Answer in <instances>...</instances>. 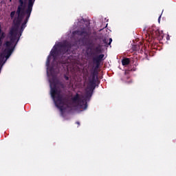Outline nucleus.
<instances>
[{
  "label": "nucleus",
  "instance_id": "1",
  "mask_svg": "<svg viewBox=\"0 0 176 176\" xmlns=\"http://www.w3.org/2000/svg\"><path fill=\"white\" fill-rule=\"evenodd\" d=\"M69 45H63L61 43H56L48 56L46 61L47 74L50 86V94L56 107L60 111L62 116L67 115L72 108L87 109L86 98L79 94L72 96L71 99L65 101L61 96L60 86L61 85L57 80V73L60 72V63L58 58L63 57V54H69Z\"/></svg>",
  "mask_w": 176,
  "mask_h": 176
},
{
  "label": "nucleus",
  "instance_id": "2",
  "mask_svg": "<svg viewBox=\"0 0 176 176\" xmlns=\"http://www.w3.org/2000/svg\"><path fill=\"white\" fill-rule=\"evenodd\" d=\"M35 0H19V6L16 12L13 11L10 14L11 19H14L13 25L10 31V41H7L4 45L5 50L2 54L0 55V72L3 67V64L6 63V60L13 53L16 45L20 40V36L24 31V28L27 27V23H28V19L30 16H31V12H32V6Z\"/></svg>",
  "mask_w": 176,
  "mask_h": 176
},
{
  "label": "nucleus",
  "instance_id": "3",
  "mask_svg": "<svg viewBox=\"0 0 176 176\" xmlns=\"http://www.w3.org/2000/svg\"><path fill=\"white\" fill-rule=\"evenodd\" d=\"M69 61H71V60L68 58L67 62H63L62 63V67L66 68L67 71H71V65H72V63H69Z\"/></svg>",
  "mask_w": 176,
  "mask_h": 176
},
{
  "label": "nucleus",
  "instance_id": "4",
  "mask_svg": "<svg viewBox=\"0 0 176 176\" xmlns=\"http://www.w3.org/2000/svg\"><path fill=\"white\" fill-rule=\"evenodd\" d=\"M94 89V82H90L86 89L87 94H90L93 91Z\"/></svg>",
  "mask_w": 176,
  "mask_h": 176
},
{
  "label": "nucleus",
  "instance_id": "5",
  "mask_svg": "<svg viewBox=\"0 0 176 176\" xmlns=\"http://www.w3.org/2000/svg\"><path fill=\"white\" fill-rule=\"evenodd\" d=\"M77 35H80V36H85V38H87L89 36V32H85L84 30L82 32H77Z\"/></svg>",
  "mask_w": 176,
  "mask_h": 176
},
{
  "label": "nucleus",
  "instance_id": "6",
  "mask_svg": "<svg viewBox=\"0 0 176 176\" xmlns=\"http://www.w3.org/2000/svg\"><path fill=\"white\" fill-rule=\"evenodd\" d=\"M4 36H5V33L2 32V30H1V25H0V46H2Z\"/></svg>",
  "mask_w": 176,
  "mask_h": 176
},
{
  "label": "nucleus",
  "instance_id": "7",
  "mask_svg": "<svg viewBox=\"0 0 176 176\" xmlns=\"http://www.w3.org/2000/svg\"><path fill=\"white\" fill-rule=\"evenodd\" d=\"M122 65H129V64H130V59H129V58H124L122 60Z\"/></svg>",
  "mask_w": 176,
  "mask_h": 176
},
{
  "label": "nucleus",
  "instance_id": "8",
  "mask_svg": "<svg viewBox=\"0 0 176 176\" xmlns=\"http://www.w3.org/2000/svg\"><path fill=\"white\" fill-rule=\"evenodd\" d=\"M104 43H105V45H111V43H112V38H109V42H108V38H105L103 40Z\"/></svg>",
  "mask_w": 176,
  "mask_h": 176
},
{
  "label": "nucleus",
  "instance_id": "9",
  "mask_svg": "<svg viewBox=\"0 0 176 176\" xmlns=\"http://www.w3.org/2000/svg\"><path fill=\"white\" fill-rule=\"evenodd\" d=\"M156 35H157L158 36H162V38H163V31L162 30H157L155 32Z\"/></svg>",
  "mask_w": 176,
  "mask_h": 176
},
{
  "label": "nucleus",
  "instance_id": "10",
  "mask_svg": "<svg viewBox=\"0 0 176 176\" xmlns=\"http://www.w3.org/2000/svg\"><path fill=\"white\" fill-rule=\"evenodd\" d=\"M104 58V54H101L99 56V60H102Z\"/></svg>",
  "mask_w": 176,
  "mask_h": 176
},
{
  "label": "nucleus",
  "instance_id": "11",
  "mask_svg": "<svg viewBox=\"0 0 176 176\" xmlns=\"http://www.w3.org/2000/svg\"><path fill=\"white\" fill-rule=\"evenodd\" d=\"M161 17H162V15H160V16H159V18H158V23H160V19H161Z\"/></svg>",
  "mask_w": 176,
  "mask_h": 176
},
{
  "label": "nucleus",
  "instance_id": "12",
  "mask_svg": "<svg viewBox=\"0 0 176 176\" xmlns=\"http://www.w3.org/2000/svg\"><path fill=\"white\" fill-rule=\"evenodd\" d=\"M166 39H167L168 41H170V36H169V35H168V36H166Z\"/></svg>",
  "mask_w": 176,
  "mask_h": 176
},
{
  "label": "nucleus",
  "instance_id": "13",
  "mask_svg": "<svg viewBox=\"0 0 176 176\" xmlns=\"http://www.w3.org/2000/svg\"><path fill=\"white\" fill-rule=\"evenodd\" d=\"M65 78L66 79V80H68V76H65Z\"/></svg>",
  "mask_w": 176,
  "mask_h": 176
},
{
  "label": "nucleus",
  "instance_id": "14",
  "mask_svg": "<svg viewBox=\"0 0 176 176\" xmlns=\"http://www.w3.org/2000/svg\"><path fill=\"white\" fill-rule=\"evenodd\" d=\"M64 58H65V60H67V58H65V56H64Z\"/></svg>",
  "mask_w": 176,
  "mask_h": 176
},
{
  "label": "nucleus",
  "instance_id": "15",
  "mask_svg": "<svg viewBox=\"0 0 176 176\" xmlns=\"http://www.w3.org/2000/svg\"><path fill=\"white\" fill-rule=\"evenodd\" d=\"M10 2H12V0H10Z\"/></svg>",
  "mask_w": 176,
  "mask_h": 176
},
{
  "label": "nucleus",
  "instance_id": "16",
  "mask_svg": "<svg viewBox=\"0 0 176 176\" xmlns=\"http://www.w3.org/2000/svg\"><path fill=\"white\" fill-rule=\"evenodd\" d=\"M77 124H79V122H77Z\"/></svg>",
  "mask_w": 176,
  "mask_h": 176
}]
</instances>
